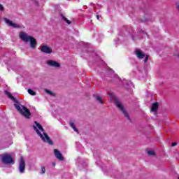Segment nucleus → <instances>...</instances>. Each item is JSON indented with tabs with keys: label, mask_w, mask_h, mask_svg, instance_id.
I'll return each instance as SVG.
<instances>
[{
	"label": "nucleus",
	"mask_w": 179,
	"mask_h": 179,
	"mask_svg": "<svg viewBox=\"0 0 179 179\" xmlns=\"http://www.w3.org/2000/svg\"><path fill=\"white\" fill-rule=\"evenodd\" d=\"M33 127L34 129H35L36 134L38 135V136H40L43 142H46L49 145H52V141H51L50 136H48V134L44 132V129L43 128V126H41V124H40L37 122H35V125H34Z\"/></svg>",
	"instance_id": "nucleus-1"
},
{
	"label": "nucleus",
	"mask_w": 179,
	"mask_h": 179,
	"mask_svg": "<svg viewBox=\"0 0 179 179\" xmlns=\"http://www.w3.org/2000/svg\"><path fill=\"white\" fill-rule=\"evenodd\" d=\"M14 106L16 110H17V111H19V113L23 115V117L27 118L28 120L30 118L31 113H30V110L26 108V106L21 105L20 103H15Z\"/></svg>",
	"instance_id": "nucleus-2"
},
{
	"label": "nucleus",
	"mask_w": 179,
	"mask_h": 179,
	"mask_svg": "<svg viewBox=\"0 0 179 179\" xmlns=\"http://www.w3.org/2000/svg\"><path fill=\"white\" fill-rule=\"evenodd\" d=\"M114 101L116 107H117V108H119V110H120L122 113H123L124 117H126L127 120H131L129 118V115L128 114V112L126 111L125 108H124V106L122 105V103H121L120 100L117 98H115Z\"/></svg>",
	"instance_id": "nucleus-3"
},
{
	"label": "nucleus",
	"mask_w": 179,
	"mask_h": 179,
	"mask_svg": "<svg viewBox=\"0 0 179 179\" xmlns=\"http://www.w3.org/2000/svg\"><path fill=\"white\" fill-rule=\"evenodd\" d=\"M1 156V161L4 164H15L13 158L9 154H3Z\"/></svg>",
	"instance_id": "nucleus-4"
},
{
	"label": "nucleus",
	"mask_w": 179,
	"mask_h": 179,
	"mask_svg": "<svg viewBox=\"0 0 179 179\" xmlns=\"http://www.w3.org/2000/svg\"><path fill=\"white\" fill-rule=\"evenodd\" d=\"M19 36L20 38H21V40L25 43H29L30 38L31 37V36H29L27 33L23 31L20 32Z\"/></svg>",
	"instance_id": "nucleus-5"
},
{
	"label": "nucleus",
	"mask_w": 179,
	"mask_h": 179,
	"mask_svg": "<svg viewBox=\"0 0 179 179\" xmlns=\"http://www.w3.org/2000/svg\"><path fill=\"white\" fill-rule=\"evenodd\" d=\"M5 23L8 24V26H10L11 27H13V29H20V25L18 24L13 23L12 21L9 20L8 18H4L3 19Z\"/></svg>",
	"instance_id": "nucleus-6"
},
{
	"label": "nucleus",
	"mask_w": 179,
	"mask_h": 179,
	"mask_svg": "<svg viewBox=\"0 0 179 179\" xmlns=\"http://www.w3.org/2000/svg\"><path fill=\"white\" fill-rule=\"evenodd\" d=\"M41 52H44V54H51L52 49L46 45H43L41 46Z\"/></svg>",
	"instance_id": "nucleus-7"
},
{
	"label": "nucleus",
	"mask_w": 179,
	"mask_h": 179,
	"mask_svg": "<svg viewBox=\"0 0 179 179\" xmlns=\"http://www.w3.org/2000/svg\"><path fill=\"white\" fill-rule=\"evenodd\" d=\"M24 169H26V164L24 163V159L23 158L20 159L19 165V171L21 173H24Z\"/></svg>",
	"instance_id": "nucleus-8"
},
{
	"label": "nucleus",
	"mask_w": 179,
	"mask_h": 179,
	"mask_svg": "<svg viewBox=\"0 0 179 179\" xmlns=\"http://www.w3.org/2000/svg\"><path fill=\"white\" fill-rule=\"evenodd\" d=\"M46 64L49 65V66H52L53 68H59V66H61L59 63L54 60H48Z\"/></svg>",
	"instance_id": "nucleus-9"
},
{
	"label": "nucleus",
	"mask_w": 179,
	"mask_h": 179,
	"mask_svg": "<svg viewBox=\"0 0 179 179\" xmlns=\"http://www.w3.org/2000/svg\"><path fill=\"white\" fill-rule=\"evenodd\" d=\"M54 154L56 159H58V160H60L61 162L64 161V155H62L59 150L54 149Z\"/></svg>",
	"instance_id": "nucleus-10"
},
{
	"label": "nucleus",
	"mask_w": 179,
	"mask_h": 179,
	"mask_svg": "<svg viewBox=\"0 0 179 179\" xmlns=\"http://www.w3.org/2000/svg\"><path fill=\"white\" fill-rule=\"evenodd\" d=\"M135 52L136 57H138L139 59H143V58H145V53H143L141 50H136Z\"/></svg>",
	"instance_id": "nucleus-11"
},
{
	"label": "nucleus",
	"mask_w": 179,
	"mask_h": 179,
	"mask_svg": "<svg viewBox=\"0 0 179 179\" xmlns=\"http://www.w3.org/2000/svg\"><path fill=\"white\" fill-rule=\"evenodd\" d=\"M30 41V47L31 48H36V46L37 45V41H36V38H34V37H31L29 38Z\"/></svg>",
	"instance_id": "nucleus-12"
},
{
	"label": "nucleus",
	"mask_w": 179,
	"mask_h": 179,
	"mask_svg": "<svg viewBox=\"0 0 179 179\" xmlns=\"http://www.w3.org/2000/svg\"><path fill=\"white\" fill-rule=\"evenodd\" d=\"M157 108H159V103L157 102L154 103L151 108V111H157Z\"/></svg>",
	"instance_id": "nucleus-13"
},
{
	"label": "nucleus",
	"mask_w": 179,
	"mask_h": 179,
	"mask_svg": "<svg viewBox=\"0 0 179 179\" xmlns=\"http://www.w3.org/2000/svg\"><path fill=\"white\" fill-rule=\"evenodd\" d=\"M61 17L62 20H64V22H66V23H67V24H71V21H69L67 17L64 16V15L61 14Z\"/></svg>",
	"instance_id": "nucleus-14"
},
{
	"label": "nucleus",
	"mask_w": 179,
	"mask_h": 179,
	"mask_svg": "<svg viewBox=\"0 0 179 179\" xmlns=\"http://www.w3.org/2000/svg\"><path fill=\"white\" fill-rule=\"evenodd\" d=\"M70 127L73 129V131H75V132H77V133L79 132V131L78 130V129H76V127L75 126V123L71 122Z\"/></svg>",
	"instance_id": "nucleus-15"
},
{
	"label": "nucleus",
	"mask_w": 179,
	"mask_h": 179,
	"mask_svg": "<svg viewBox=\"0 0 179 179\" xmlns=\"http://www.w3.org/2000/svg\"><path fill=\"white\" fill-rule=\"evenodd\" d=\"M5 94H6V96H8V97L9 99H10L11 100H15V96H12V94L8 91H5Z\"/></svg>",
	"instance_id": "nucleus-16"
},
{
	"label": "nucleus",
	"mask_w": 179,
	"mask_h": 179,
	"mask_svg": "<svg viewBox=\"0 0 179 179\" xmlns=\"http://www.w3.org/2000/svg\"><path fill=\"white\" fill-rule=\"evenodd\" d=\"M29 94H31V96H36V92L33 91L31 89L28 90Z\"/></svg>",
	"instance_id": "nucleus-17"
},
{
	"label": "nucleus",
	"mask_w": 179,
	"mask_h": 179,
	"mask_svg": "<svg viewBox=\"0 0 179 179\" xmlns=\"http://www.w3.org/2000/svg\"><path fill=\"white\" fill-rule=\"evenodd\" d=\"M45 93H47V94H50V96H55V94H54L52 92L48 90H45Z\"/></svg>",
	"instance_id": "nucleus-18"
},
{
	"label": "nucleus",
	"mask_w": 179,
	"mask_h": 179,
	"mask_svg": "<svg viewBox=\"0 0 179 179\" xmlns=\"http://www.w3.org/2000/svg\"><path fill=\"white\" fill-rule=\"evenodd\" d=\"M96 99L97 101H99L101 104H103V99H101V97L96 96Z\"/></svg>",
	"instance_id": "nucleus-19"
},
{
	"label": "nucleus",
	"mask_w": 179,
	"mask_h": 179,
	"mask_svg": "<svg viewBox=\"0 0 179 179\" xmlns=\"http://www.w3.org/2000/svg\"><path fill=\"white\" fill-rule=\"evenodd\" d=\"M148 156H155V153L153 150H148Z\"/></svg>",
	"instance_id": "nucleus-20"
},
{
	"label": "nucleus",
	"mask_w": 179,
	"mask_h": 179,
	"mask_svg": "<svg viewBox=\"0 0 179 179\" xmlns=\"http://www.w3.org/2000/svg\"><path fill=\"white\" fill-rule=\"evenodd\" d=\"M41 174H44V173H45V167H44V166H42L41 167Z\"/></svg>",
	"instance_id": "nucleus-21"
},
{
	"label": "nucleus",
	"mask_w": 179,
	"mask_h": 179,
	"mask_svg": "<svg viewBox=\"0 0 179 179\" xmlns=\"http://www.w3.org/2000/svg\"><path fill=\"white\" fill-rule=\"evenodd\" d=\"M149 59V56L146 55V57H145V59H144V64H146V62H148Z\"/></svg>",
	"instance_id": "nucleus-22"
},
{
	"label": "nucleus",
	"mask_w": 179,
	"mask_h": 179,
	"mask_svg": "<svg viewBox=\"0 0 179 179\" xmlns=\"http://www.w3.org/2000/svg\"><path fill=\"white\" fill-rule=\"evenodd\" d=\"M34 1V2H35L36 5H37V6H38V0H32Z\"/></svg>",
	"instance_id": "nucleus-23"
},
{
	"label": "nucleus",
	"mask_w": 179,
	"mask_h": 179,
	"mask_svg": "<svg viewBox=\"0 0 179 179\" xmlns=\"http://www.w3.org/2000/svg\"><path fill=\"white\" fill-rule=\"evenodd\" d=\"M3 6H2V4H0V10H3Z\"/></svg>",
	"instance_id": "nucleus-24"
},
{
	"label": "nucleus",
	"mask_w": 179,
	"mask_h": 179,
	"mask_svg": "<svg viewBox=\"0 0 179 179\" xmlns=\"http://www.w3.org/2000/svg\"><path fill=\"white\" fill-rule=\"evenodd\" d=\"M172 146H177V143H173Z\"/></svg>",
	"instance_id": "nucleus-25"
},
{
	"label": "nucleus",
	"mask_w": 179,
	"mask_h": 179,
	"mask_svg": "<svg viewBox=\"0 0 179 179\" xmlns=\"http://www.w3.org/2000/svg\"><path fill=\"white\" fill-rule=\"evenodd\" d=\"M96 19H97L98 20H100V16H99V15H96Z\"/></svg>",
	"instance_id": "nucleus-26"
},
{
	"label": "nucleus",
	"mask_w": 179,
	"mask_h": 179,
	"mask_svg": "<svg viewBox=\"0 0 179 179\" xmlns=\"http://www.w3.org/2000/svg\"><path fill=\"white\" fill-rule=\"evenodd\" d=\"M52 166H53V167H55V162H52Z\"/></svg>",
	"instance_id": "nucleus-27"
},
{
	"label": "nucleus",
	"mask_w": 179,
	"mask_h": 179,
	"mask_svg": "<svg viewBox=\"0 0 179 179\" xmlns=\"http://www.w3.org/2000/svg\"><path fill=\"white\" fill-rule=\"evenodd\" d=\"M178 179H179V177H178Z\"/></svg>",
	"instance_id": "nucleus-28"
}]
</instances>
